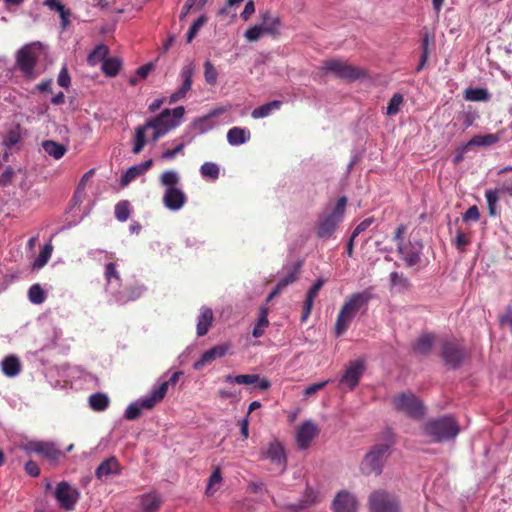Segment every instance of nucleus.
<instances>
[{"mask_svg": "<svg viewBox=\"0 0 512 512\" xmlns=\"http://www.w3.org/2000/svg\"><path fill=\"white\" fill-rule=\"evenodd\" d=\"M372 296L373 293L371 289H364L359 293L350 294V296L344 301L340 312L337 315V320L334 326L337 336H341V334H344L345 331H347L357 312L361 311V309H367Z\"/></svg>", "mask_w": 512, "mask_h": 512, "instance_id": "f257e3e1", "label": "nucleus"}, {"mask_svg": "<svg viewBox=\"0 0 512 512\" xmlns=\"http://www.w3.org/2000/svg\"><path fill=\"white\" fill-rule=\"evenodd\" d=\"M318 433V426L315 425L313 421H304L300 426H298L296 432V442L298 448H308L314 437L318 436Z\"/></svg>", "mask_w": 512, "mask_h": 512, "instance_id": "dca6fc26", "label": "nucleus"}, {"mask_svg": "<svg viewBox=\"0 0 512 512\" xmlns=\"http://www.w3.org/2000/svg\"><path fill=\"white\" fill-rule=\"evenodd\" d=\"M250 132L247 128L232 127L227 132V139L230 145H241L249 140Z\"/></svg>", "mask_w": 512, "mask_h": 512, "instance_id": "c85d7f7f", "label": "nucleus"}, {"mask_svg": "<svg viewBox=\"0 0 512 512\" xmlns=\"http://www.w3.org/2000/svg\"><path fill=\"white\" fill-rule=\"evenodd\" d=\"M222 481L221 471L219 467L215 470H213L212 474L210 475L208 479V484L206 486V493L209 495H212V493L217 490V488L220 487Z\"/></svg>", "mask_w": 512, "mask_h": 512, "instance_id": "864d4df0", "label": "nucleus"}, {"mask_svg": "<svg viewBox=\"0 0 512 512\" xmlns=\"http://www.w3.org/2000/svg\"><path fill=\"white\" fill-rule=\"evenodd\" d=\"M322 69L344 80H356L366 75L364 69L348 64L346 61H341V59H327L323 62Z\"/></svg>", "mask_w": 512, "mask_h": 512, "instance_id": "1a4fd4ad", "label": "nucleus"}, {"mask_svg": "<svg viewBox=\"0 0 512 512\" xmlns=\"http://www.w3.org/2000/svg\"><path fill=\"white\" fill-rule=\"evenodd\" d=\"M464 96L468 101H487L490 93L485 88H467L464 91Z\"/></svg>", "mask_w": 512, "mask_h": 512, "instance_id": "37998d69", "label": "nucleus"}, {"mask_svg": "<svg viewBox=\"0 0 512 512\" xmlns=\"http://www.w3.org/2000/svg\"><path fill=\"white\" fill-rule=\"evenodd\" d=\"M109 53V47L105 46V44H100L96 46L92 52L89 53L87 57V61L89 65H97V63L105 62V57Z\"/></svg>", "mask_w": 512, "mask_h": 512, "instance_id": "58836bf2", "label": "nucleus"}, {"mask_svg": "<svg viewBox=\"0 0 512 512\" xmlns=\"http://www.w3.org/2000/svg\"><path fill=\"white\" fill-rule=\"evenodd\" d=\"M144 291L143 286H130L129 288H126L121 293H117L115 295V299L118 302H121V304H125V302H129V300H136L141 297L142 293Z\"/></svg>", "mask_w": 512, "mask_h": 512, "instance_id": "473e14b6", "label": "nucleus"}, {"mask_svg": "<svg viewBox=\"0 0 512 512\" xmlns=\"http://www.w3.org/2000/svg\"><path fill=\"white\" fill-rule=\"evenodd\" d=\"M153 165L152 159H148L147 161L141 162L140 164H137L136 166L128 167L126 172H124L122 178H121V185H128L132 180L137 179L139 175H142V173L147 172L149 168H151Z\"/></svg>", "mask_w": 512, "mask_h": 512, "instance_id": "393cba45", "label": "nucleus"}, {"mask_svg": "<svg viewBox=\"0 0 512 512\" xmlns=\"http://www.w3.org/2000/svg\"><path fill=\"white\" fill-rule=\"evenodd\" d=\"M195 73V64L193 62H188L183 66L180 71V77L182 79V84L180 87L174 91L169 97V102H176L179 99H183V97L187 96L188 91H190L193 85V75Z\"/></svg>", "mask_w": 512, "mask_h": 512, "instance_id": "ddd939ff", "label": "nucleus"}, {"mask_svg": "<svg viewBox=\"0 0 512 512\" xmlns=\"http://www.w3.org/2000/svg\"><path fill=\"white\" fill-rule=\"evenodd\" d=\"M213 320H214L213 310H211V308H207V306H203L200 309V314L198 316V322H197L198 336H204V334L208 333Z\"/></svg>", "mask_w": 512, "mask_h": 512, "instance_id": "a878e982", "label": "nucleus"}, {"mask_svg": "<svg viewBox=\"0 0 512 512\" xmlns=\"http://www.w3.org/2000/svg\"><path fill=\"white\" fill-rule=\"evenodd\" d=\"M185 144L183 142H180V144L176 145L174 149H167L162 152L161 157L165 158L166 160H171V158L176 157L178 153H181L182 150H184Z\"/></svg>", "mask_w": 512, "mask_h": 512, "instance_id": "338daca9", "label": "nucleus"}, {"mask_svg": "<svg viewBox=\"0 0 512 512\" xmlns=\"http://www.w3.org/2000/svg\"><path fill=\"white\" fill-rule=\"evenodd\" d=\"M148 128V122L135 128L134 145L132 147L134 153H140L146 145V130Z\"/></svg>", "mask_w": 512, "mask_h": 512, "instance_id": "e433bc0d", "label": "nucleus"}, {"mask_svg": "<svg viewBox=\"0 0 512 512\" xmlns=\"http://www.w3.org/2000/svg\"><path fill=\"white\" fill-rule=\"evenodd\" d=\"M2 369L8 377H15L21 371V362L16 355H8L2 360Z\"/></svg>", "mask_w": 512, "mask_h": 512, "instance_id": "c756f323", "label": "nucleus"}, {"mask_svg": "<svg viewBox=\"0 0 512 512\" xmlns=\"http://www.w3.org/2000/svg\"><path fill=\"white\" fill-rule=\"evenodd\" d=\"M89 405L94 410H105L110 405V399L104 392H95L89 396Z\"/></svg>", "mask_w": 512, "mask_h": 512, "instance_id": "4c0bfd02", "label": "nucleus"}, {"mask_svg": "<svg viewBox=\"0 0 512 512\" xmlns=\"http://www.w3.org/2000/svg\"><path fill=\"white\" fill-rule=\"evenodd\" d=\"M208 18L206 15H200L199 18H197L194 23L190 26L188 32H187V41L190 43V41L194 40L195 36L197 35V32L202 28L205 23H207Z\"/></svg>", "mask_w": 512, "mask_h": 512, "instance_id": "6e6d98bb", "label": "nucleus"}, {"mask_svg": "<svg viewBox=\"0 0 512 512\" xmlns=\"http://www.w3.org/2000/svg\"><path fill=\"white\" fill-rule=\"evenodd\" d=\"M334 512H356L357 501L355 496L348 491H340L337 493L333 501Z\"/></svg>", "mask_w": 512, "mask_h": 512, "instance_id": "6ab92c4d", "label": "nucleus"}, {"mask_svg": "<svg viewBox=\"0 0 512 512\" xmlns=\"http://www.w3.org/2000/svg\"><path fill=\"white\" fill-rule=\"evenodd\" d=\"M500 140L499 135L496 134H485V135H474L472 139L469 140L466 146L472 145H494L497 141Z\"/></svg>", "mask_w": 512, "mask_h": 512, "instance_id": "a18cd8bd", "label": "nucleus"}, {"mask_svg": "<svg viewBox=\"0 0 512 512\" xmlns=\"http://www.w3.org/2000/svg\"><path fill=\"white\" fill-rule=\"evenodd\" d=\"M28 299H30L33 304H42L46 299V293L44 289L41 288L40 284H33L28 290Z\"/></svg>", "mask_w": 512, "mask_h": 512, "instance_id": "3c124183", "label": "nucleus"}, {"mask_svg": "<svg viewBox=\"0 0 512 512\" xmlns=\"http://www.w3.org/2000/svg\"><path fill=\"white\" fill-rule=\"evenodd\" d=\"M122 466L116 457H108L103 460L95 470V477L98 480L110 477V475H119Z\"/></svg>", "mask_w": 512, "mask_h": 512, "instance_id": "aec40b11", "label": "nucleus"}, {"mask_svg": "<svg viewBox=\"0 0 512 512\" xmlns=\"http://www.w3.org/2000/svg\"><path fill=\"white\" fill-rule=\"evenodd\" d=\"M54 497L62 509L73 510L80 498V491L67 480H61L57 483Z\"/></svg>", "mask_w": 512, "mask_h": 512, "instance_id": "9d476101", "label": "nucleus"}, {"mask_svg": "<svg viewBox=\"0 0 512 512\" xmlns=\"http://www.w3.org/2000/svg\"><path fill=\"white\" fill-rule=\"evenodd\" d=\"M389 279L392 287H399V289H409L411 287L408 277L403 272H391Z\"/></svg>", "mask_w": 512, "mask_h": 512, "instance_id": "8fccbe9b", "label": "nucleus"}, {"mask_svg": "<svg viewBox=\"0 0 512 512\" xmlns=\"http://www.w3.org/2000/svg\"><path fill=\"white\" fill-rule=\"evenodd\" d=\"M21 448L27 453H37L52 461H56L62 455L61 450L52 442H28L21 445Z\"/></svg>", "mask_w": 512, "mask_h": 512, "instance_id": "4468645a", "label": "nucleus"}, {"mask_svg": "<svg viewBox=\"0 0 512 512\" xmlns=\"http://www.w3.org/2000/svg\"><path fill=\"white\" fill-rule=\"evenodd\" d=\"M281 105H282V101H279V100L269 101L268 103H265L264 105L254 108L251 115L253 118H265V116H269V114H271L272 111H275V109H279V107H281Z\"/></svg>", "mask_w": 512, "mask_h": 512, "instance_id": "c9c22d12", "label": "nucleus"}, {"mask_svg": "<svg viewBox=\"0 0 512 512\" xmlns=\"http://www.w3.org/2000/svg\"><path fill=\"white\" fill-rule=\"evenodd\" d=\"M470 241L471 240L466 233L462 232V230H458L457 235L453 240V244L456 246L457 250L465 251Z\"/></svg>", "mask_w": 512, "mask_h": 512, "instance_id": "052dcab7", "label": "nucleus"}, {"mask_svg": "<svg viewBox=\"0 0 512 512\" xmlns=\"http://www.w3.org/2000/svg\"><path fill=\"white\" fill-rule=\"evenodd\" d=\"M403 102L404 96L401 95V93H395L387 104L386 113L389 114V116H392V114L399 113Z\"/></svg>", "mask_w": 512, "mask_h": 512, "instance_id": "603ef678", "label": "nucleus"}, {"mask_svg": "<svg viewBox=\"0 0 512 512\" xmlns=\"http://www.w3.org/2000/svg\"><path fill=\"white\" fill-rule=\"evenodd\" d=\"M268 314V308H266V306H261L259 310V318L256 321L255 327L252 331V335L255 338H260V336H263L265 333V328L269 326Z\"/></svg>", "mask_w": 512, "mask_h": 512, "instance_id": "2f4dec72", "label": "nucleus"}, {"mask_svg": "<svg viewBox=\"0 0 512 512\" xmlns=\"http://www.w3.org/2000/svg\"><path fill=\"white\" fill-rule=\"evenodd\" d=\"M225 382L229 383H245V385H252L255 383L256 387L260 390H267L271 387V381L266 377H260L259 374H239V376H225Z\"/></svg>", "mask_w": 512, "mask_h": 512, "instance_id": "a211bd4d", "label": "nucleus"}, {"mask_svg": "<svg viewBox=\"0 0 512 512\" xmlns=\"http://www.w3.org/2000/svg\"><path fill=\"white\" fill-rule=\"evenodd\" d=\"M422 431L425 436L430 437L432 441L442 443V441L455 439L460 432V425L454 416H451V414H444V416L431 418V420L425 421L422 426Z\"/></svg>", "mask_w": 512, "mask_h": 512, "instance_id": "f03ea898", "label": "nucleus"}, {"mask_svg": "<svg viewBox=\"0 0 512 512\" xmlns=\"http://www.w3.org/2000/svg\"><path fill=\"white\" fill-rule=\"evenodd\" d=\"M347 201L346 196H341L332 211H328L319 216L316 224V234L318 238L327 239L333 236L337 227L345 217Z\"/></svg>", "mask_w": 512, "mask_h": 512, "instance_id": "39448f33", "label": "nucleus"}, {"mask_svg": "<svg viewBox=\"0 0 512 512\" xmlns=\"http://www.w3.org/2000/svg\"><path fill=\"white\" fill-rule=\"evenodd\" d=\"M263 19V33H268L269 35H279V28L281 26V18L272 17L271 13L265 12L262 13Z\"/></svg>", "mask_w": 512, "mask_h": 512, "instance_id": "cd10ccee", "label": "nucleus"}, {"mask_svg": "<svg viewBox=\"0 0 512 512\" xmlns=\"http://www.w3.org/2000/svg\"><path fill=\"white\" fill-rule=\"evenodd\" d=\"M313 306H314V303H313L312 297L308 291L307 295H306V300L304 302L303 309H302L301 321H307L309 315L312 312Z\"/></svg>", "mask_w": 512, "mask_h": 512, "instance_id": "e2e57ef3", "label": "nucleus"}, {"mask_svg": "<svg viewBox=\"0 0 512 512\" xmlns=\"http://www.w3.org/2000/svg\"><path fill=\"white\" fill-rule=\"evenodd\" d=\"M434 342L435 337L433 333H423L415 340L413 349L415 353H418V355H428L433 347Z\"/></svg>", "mask_w": 512, "mask_h": 512, "instance_id": "bb28decb", "label": "nucleus"}, {"mask_svg": "<svg viewBox=\"0 0 512 512\" xmlns=\"http://www.w3.org/2000/svg\"><path fill=\"white\" fill-rule=\"evenodd\" d=\"M302 262H296L291 270L287 273L286 276L280 279V288L281 292L285 287H288L289 283L296 282L298 280L299 275L301 273Z\"/></svg>", "mask_w": 512, "mask_h": 512, "instance_id": "79ce46f5", "label": "nucleus"}, {"mask_svg": "<svg viewBox=\"0 0 512 512\" xmlns=\"http://www.w3.org/2000/svg\"><path fill=\"white\" fill-rule=\"evenodd\" d=\"M478 221L480 219V212L479 208L476 205L470 206L463 214V220L464 221Z\"/></svg>", "mask_w": 512, "mask_h": 512, "instance_id": "69168bd1", "label": "nucleus"}, {"mask_svg": "<svg viewBox=\"0 0 512 512\" xmlns=\"http://www.w3.org/2000/svg\"><path fill=\"white\" fill-rule=\"evenodd\" d=\"M422 54L420 56L419 65L417 66V70L423 69L425 64L429 58V35L425 34L421 40Z\"/></svg>", "mask_w": 512, "mask_h": 512, "instance_id": "13d9d810", "label": "nucleus"}, {"mask_svg": "<svg viewBox=\"0 0 512 512\" xmlns=\"http://www.w3.org/2000/svg\"><path fill=\"white\" fill-rule=\"evenodd\" d=\"M389 452V443H377L374 445L360 463L362 472L366 475H370V473H381Z\"/></svg>", "mask_w": 512, "mask_h": 512, "instance_id": "6e6552de", "label": "nucleus"}, {"mask_svg": "<svg viewBox=\"0 0 512 512\" xmlns=\"http://www.w3.org/2000/svg\"><path fill=\"white\" fill-rule=\"evenodd\" d=\"M162 499L156 492H149L144 494L141 498V504L144 512H155L161 505Z\"/></svg>", "mask_w": 512, "mask_h": 512, "instance_id": "72a5a7b5", "label": "nucleus"}, {"mask_svg": "<svg viewBox=\"0 0 512 512\" xmlns=\"http://www.w3.org/2000/svg\"><path fill=\"white\" fill-rule=\"evenodd\" d=\"M185 114L184 106H176L173 110L165 108L154 118L147 120V126H150L154 132L152 140L157 141L161 136L166 135L172 128H176Z\"/></svg>", "mask_w": 512, "mask_h": 512, "instance_id": "423d86ee", "label": "nucleus"}, {"mask_svg": "<svg viewBox=\"0 0 512 512\" xmlns=\"http://www.w3.org/2000/svg\"><path fill=\"white\" fill-rule=\"evenodd\" d=\"M227 351H229V345H227V343L214 345V347L209 348L208 350L203 352L200 359L194 362V369L200 370V368H203V366L207 365V363H210V361L216 360V358H221V356L226 355Z\"/></svg>", "mask_w": 512, "mask_h": 512, "instance_id": "4be33fe9", "label": "nucleus"}, {"mask_svg": "<svg viewBox=\"0 0 512 512\" xmlns=\"http://www.w3.org/2000/svg\"><path fill=\"white\" fill-rule=\"evenodd\" d=\"M131 214V203L128 200L118 201L115 205V217L118 221H127Z\"/></svg>", "mask_w": 512, "mask_h": 512, "instance_id": "09e8293b", "label": "nucleus"}, {"mask_svg": "<svg viewBox=\"0 0 512 512\" xmlns=\"http://www.w3.org/2000/svg\"><path fill=\"white\" fill-rule=\"evenodd\" d=\"M181 375V370H176V372H173V374L167 381L161 382L160 386L152 390V392L147 397V399H145L143 404L146 407H154V405L158 404V402H161V400L164 399L169 386L176 385Z\"/></svg>", "mask_w": 512, "mask_h": 512, "instance_id": "2eb2a0df", "label": "nucleus"}, {"mask_svg": "<svg viewBox=\"0 0 512 512\" xmlns=\"http://www.w3.org/2000/svg\"><path fill=\"white\" fill-rule=\"evenodd\" d=\"M466 356V351L463 345L453 340H446L441 346V357L446 365L451 368H457V366L463 363Z\"/></svg>", "mask_w": 512, "mask_h": 512, "instance_id": "f8f14e48", "label": "nucleus"}, {"mask_svg": "<svg viewBox=\"0 0 512 512\" xmlns=\"http://www.w3.org/2000/svg\"><path fill=\"white\" fill-rule=\"evenodd\" d=\"M204 76L208 84H216L218 79V71L216 70L213 62H204Z\"/></svg>", "mask_w": 512, "mask_h": 512, "instance_id": "4d7b16f0", "label": "nucleus"}, {"mask_svg": "<svg viewBox=\"0 0 512 512\" xmlns=\"http://www.w3.org/2000/svg\"><path fill=\"white\" fill-rule=\"evenodd\" d=\"M94 173H95L94 169H90L89 171H87L83 174L82 178L80 179V181L78 183V188L74 195V199H81V197L85 191L87 182H89L91 177H93Z\"/></svg>", "mask_w": 512, "mask_h": 512, "instance_id": "bf43d9fd", "label": "nucleus"}, {"mask_svg": "<svg viewBox=\"0 0 512 512\" xmlns=\"http://www.w3.org/2000/svg\"><path fill=\"white\" fill-rule=\"evenodd\" d=\"M200 173L204 179L216 180L220 177V166L216 162H203Z\"/></svg>", "mask_w": 512, "mask_h": 512, "instance_id": "a19ab883", "label": "nucleus"}, {"mask_svg": "<svg viewBox=\"0 0 512 512\" xmlns=\"http://www.w3.org/2000/svg\"><path fill=\"white\" fill-rule=\"evenodd\" d=\"M53 252L52 244H45L43 248L40 250L36 260L33 262L34 268H41L48 263L49 258H51Z\"/></svg>", "mask_w": 512, "mask_h": 512, "instance_id": "de8ad7c7", "label": "nucleus"}, {"mask_svg": "<svg viewBox=\"0 0 512 512\" xmlns=\"http://www.w3.org/2000/svg\"><path fill=\"white\" fill-rule=\"evenodd\" d=\"M500 189H488L485 192V198L488 202L489 212L492 216L496 214V205L499 201Z\"/></svg>", "mask_w": 512, "mask_h": 512, "instance_id": "5fc2aeb1", "label": "nucleus"}, {"mask_svg": "<svg viewBox=\"0 0 512 512\" xmlns=\"http://www.w3.org/2000/svg\"><path fill=\"white\" fill-rule=\"evenodd\" d=\"M364 371V360H352L340 378V382L345 383L349 388H354L358 385Z\"/></svg>", "mask_w": 512, "mask_h": 512, "instance_id": "f3484780", "label": "nucleus"}, {"mask_svg": "<svg viewBox=\"0 0 512 512\" xmlns=\"http://www.w3.org/2000/svg\"><path fill=\"white\" fill-rule=\"evenodd\" d=\"M41 55L42 44L40 42L26 44L15 53V67L20 70L25 79H37L38 75L41 74L37 69Z\"/></svg>", "mask_w": 512, "mask_h": 512, "instance_id": "7ed1b4c3", "label": "nucleus"}, {"mask_svg": "<svg viewBox=\"0 0 512 512\" xmlns=\"http://www.w3.org/2000/svg\"><path fill=\"white\" fill-rule=\"evenodd\" d=\"M122 66V61L119 57H105V61L102 64V71L108 77H115L119 74Z\"/></svg>", "mask_w": 512, "mask_h": 512, "instance_id": "f704fd0d", "label": "nucleus"}, {"mask_svg": "<svg viewBox=\"0 0 512 512\" xmlns=\"http://www.w3.org/2000/svg\"><path fill=\"white\" fill-rule=\"evenodd\" d=\"M105 278L107 281V287H112L114 281L120 283L122 276L117 270L115 262H108L105 266Z\"/></svg>", "mask_w": 512, "mask_h": 512, "instance_id": "c03bdc74", "label": "nucleus"}, {"mask_svg": "<svg viewBox=\"0 0 512 512\" xmlns=\"http://www.w3.org/2000/svg\"><path fill=\"white\" fill-rule=\"evenodd\" d=\"M263 35V25H253L245 31V37L249 41H256Z\"/></svg>", "mask_w": 512, "mask_h": 512, "instance_id": "680f3d73", "label": "nucleus"}, {"mask_svg": "<svg viewBox=\"0 0 512 512\" xmlns=\"http://www.w3.org/2000/svg\"><path fill=\"white\" fill-rule=\"evenodd\" d=\"M160 182L165 191L162 195V203L171 211H178L185 206L187 194L179 187L180 177L176 171H164L161 173Z\"/></svg>", "mask_w": 512, "mask_h": 512, "instance_id": "20e7f679", "label": "nucleus"}, {"mask_svg": "<svg viewBox=\"0 0 512 512\" xmlns=\"http://www.w3.org/2000/svg\"><path fill=\"white\" fill-rule=\"evenodd\" d=\"M44 6L51 9L52 11H57L60 17V24L63 30L67 28L71 23V10L70 8L65 7L60 0H44Z\"/></svg>", "mask_w": 512, "mask_h": 512, "instance_id": "b1692460", "label": "nucleus"}, {"mask_svg": "<svg viewBox=\"0 0 512 512\" xmlns=\"http://www.w3.org/2000/svg\"><path fill=\"white\" fill-rule=\"evenodd\" d=\"M148 396L145 398L147 399ZM145 398L140 399L138 403H131L128 405V407L125 410V418L129 421H133V419H137L139 415L142 414L143 409H147L146 406H144L143 402L146 400Z\"/></svg>", "mask_w": 512, "mask_h": 512, "instance_id": "49530a36", "label": "nucleus"}, {"mask_svg": "<svg viewBox=\"0 0 512 512\" xmlns=\"http://www.w3.org/2000/svg\"><path fill=\"white\" fill-rule=\"evenodd\" d=\"M369 508L371 512H400V503L389 492L375 491L370 494Z\"/></svg>", "mask_w": 512, "mask_h": 512, "instance_id": "9b49d317", "label": "nucleus"}, {"mask_svg": "<svg viewBox=\"0 0 512 512\" xmlns=\"http://www.w3.org/2000/svg\"><path fill=\"white\" fill-rule=\"evenodd\" d=\"M264 458H269L272 463L278 465L281 471L285 470L287 465V458L282 443L270 442L265 452L262 454Z\"/></svg>", "mask_w": 512, "mask_h": 512, "instance_id": "412c9836", "label": "nucleus"}, {"mask_svg": "<svg viewBox=\"0 0 512 512\" xmlns=\"http://www.w3.org/2000/svg\"><path fill=\"white\" fill-rule=\"evenodd\" d=\"M220 113L221 110H213V112L209 113L205 117L197 118L193 122V127L196 128L200 133H205V131H208V129L213 128V116H217V114Z\"/></svg>", "mask_w": 512, "mask_h": 512, "instance_id": "ea45409f", "label": "nucleus"}, {"mask_svg": "<svg viewBox=\"0 0 512 512\" xmlns=\"http://www.w3.org/2000/svg\"><path fill=\"white\" fill-rule=\"evenodd\" d=\"M394 409L409 415L413 419H420L425 413V407L421 399L413 392H399L392 397Z\"/></svg>", "mask_w": 512, "mask_h": 512, "instance_id": "0eeeda50", "label": "nucleus"}, {"mask_svg": "<svg viewBox=\"0 0 512 512\" xmlns=\"http://www.w3.org/2000/svg\"><path fill=\"white\" fill-rule=\"evenodd\" d=\"M20 138H21V135L18 132V130H10L4 139V143L7 146H13V145H16V143H18Z\"/></svg>", "mask_w": 512, "mask_h": 512, "instance_id": "774afa93", "label": "nucleus"}, {"mask_svg": "<svg viewBox=\"0 0 512 512\" xmlns=\"http://www.w3.org/2000/svg\"><path fill=\"white\" fill-rule=\"evenodd\" d=\"M398 253L401 255L407 267L417 265L421 259V249H418L412 242H400L398 244Z\"/></svg>", "mask_w": 512, "mask_h": 512, "instance_id": "5701e85b", "label": "nucleus"}, {"mask_svg": "<svg viewBox=\"0 0 512 512\" xmlns=\"http://www.w3.org/2000/svg\"><path fill=\"white\" fill-rule=\"evenodd\" d=\"M42 147L48 155L56 158V160H58V158L64 157L67 151V147H65L64 144H59V142H55V140H44Z\"/></svg>", "mask_w": 512, "mask_h": 512, "instance_id": "7c9ffc66", "label": "nucleus"}, {"mask_svg": "<svg viewBox=\"0 0 512 512\" xmlns=\"http://www.w3.org/2000/svg\"><path fill=\"white\" fill-rule=\"evenodd\" d=\"M57 83L62 87H68V85L71 84V77L68 73V68H66V66H63V68L60 69L59 74L57 76Z\"/></svg>", "mask_w": 512, "mask_h": 512, "instance_id": "0e129e2a", "label": "nucleus"}]
</instances>
